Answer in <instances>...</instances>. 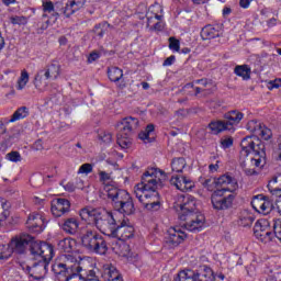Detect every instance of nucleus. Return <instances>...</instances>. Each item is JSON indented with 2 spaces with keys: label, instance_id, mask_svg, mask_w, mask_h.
I'll list each match as a JSON object with an SVG mask.
<instances>
[{
  "label": "nucleus",
  "instance_id": "obj_4",
  "mask_svg": "<svg viewBox=\"0 0 281 281\" xmlns=\"http://www.w3.org/2000/svg\"><path fill=\"white\" fill-rule=\"evenodd\" d=\"M240 148L243 158L252 155L250 157L256 159L255 162L257 166L267 164V151H265V143L259 140L258 137L246 136L240 143Z\"/></svg>",
  "mask_w": 281,
  "mask_h": 281
},
{
  "label": "nucleus",
  "instance_id": "obj_32",
  "mask_svg": "<svg viewBox=\"0 0 281 281\" xmlns=\"http://www.w3.org/2000/svg\"><path fill=\"white\" fill-rule=\"evenodd\" d=\"M188 166V162L186 161V158L179 157L173 158L171 161V169L172 172H183V169Z\"/></svg>",
  "mask_w": 281,
  "mask_h": 281
},
{
  "label": "nucleus",
  "instance_id": "obj_16",
  "mask_svg": "<svg viewBox=\"0 0 281 281\" xmlns=\"http://www.w3.org/2000/svg\"><path fill=\"white\" fill-rule=\"evenodd\" d=\"M239 161H240V167L243 168L247 177H252V175H258V171H256V168H265V166L267 165V164H261V165L256 164V158L251 156H247L243 158L241 153H239Z\"/></svg>",
  "mask_w": 281,
  "mask_h": 281
},
{
  "label": "nucleus",
  "instance_id": "obj_20",
  "mask_svg": "<svg viewBox=\"0 0 281 281\" xmlns=\"http://www.w3.org/2000/svg\"><path fill=\"white\" fill-rule=\"evenodd\" d=\"M60 229L70 236L78 234L80 222L76 217H67L58 223Z\"/></svg>",
  "mask_w": 281,
  "mask_h": 281
},
{
  "label": "nucleus",
  "instance_id": "obj_18",
  "mask_svg": "<svg viewBox=\"0 0 281 281\" xmlns=\"http://www.w3.org/2000/svg\"><path fill=\"white\" fill-rule=\"evenodd\" d=\"M26 227L30 232H33V234H41V232L45 229V220L43 218V215L38 213H32L29 215Z\"/></svg>",
  "mask_w": 281,
  "mask_h": 281
},
{
  "label": "nucleus",
  "instance_id": "obj_23",
  "mask_svg": "<svg viewBox=\"0 0 281 281\" xmlns=\"http://www.w3.org/2000/svg\"><path fill=\"white\" fill-rule=\"evenodd\" d=\"M218 36H223L220 25L213 26L209 24L201 31V38L203 41H212V38H218Z\"/></svg>",
  "mask_w": 281,
  "mask_h": 281
},
{
  "label": "nucleus",
  "instance_id": "obj_48",
  "mask_svg": "<svg viewBox=\"0 0 281 281\" xmlns=\"http://www.w3.org/2000/svg\"><path fill=\"white\" fill-rule=\"evenodd\" d=\"M99 139L103 142V144H111L113 136L109 132H101L99 134Z\"/></svg>",
  "mask_w": 281,
  "mask_h": 281
},
{
  "label": "nucleus",
  "instance_id": "obj_2",
  "mask_svg": "<svg viewBox=\"0 0 281 281\" xmlns=\"http://www.w3.org/2000/svg\"><path fill=\"white\" fill-rule=\"evenodd\" d=\"M166 181V173L155 168L147 169L142 177L140 183L134 187V194L138 199L139 203H144L146 194H153L164 186Z\"/></svg>",
  "mask_w": 281,
  "mask_h": 281
},
{
  "label": "nucleus",
  "instance_id": "obj_17",
  "mask_svg": "<svg viewBox=\"0 0 281 281\" xmlns=\"http://www.w3.org/2000/svg\"><path fill=\"white\" fill-rule=\"evenodd\" d=\"M137 126H139V121L133 116L125 117L122 120L121 124H119V135L131 137L135 131H137Z\"/></svg>",
  "mask_w": 281,
  "mask_h": 281
},
{
  "label": "nucleus",
  "instance_id": "obj_36",
  "mask_svg": "<svg viewBox=\"0 0 281 281\" xmlns=\"http://www.w3.org/2000/svg\"><path fill=\"white\" fill-rule=\"evenodd\" d=\"M30 115V109L27 106H21L18 109L10 119V122H16L23 120Z\"/></svg>",
  "mask_w": 281,
  "mask_h": 281
},
{
  "label": "nucleus",
  "instance_id": "obj_47",
  "mask_svg": "<svg viewBox=\"0 0 281 281\" xmlns=\"http://www.w3.org/2000/svg\"><path fill=\"white\" fill-rule=\"evenodd\" d=\"M106 276H108V280L112 281V280H117V278H122V276L120 274V272L117 271V269L113 266H111L108 270H106Z\"/></svg>",
  "mask_w": 281,
  "mask_h": 281
},
{
  "label": "nucleus",
  "instance_id": "obj_29",
  "mask_svg": "<svg viewBox=\"0 0 281 281\" xmlns=\"http://www.w3.org/2000/svg\"><path fill=\"white\" fill-rule=\"evenodd\" d=\"M58 248L64 254H74L76 251V240L74 238H65L58 243Z\"/></svg>",
  "mask_w": 281,
  "mask_h": 281
},
{
  "label": "nucleus",
  "instance_id": "obj_59",
  "mask_svg": "<svg viewBox=\"0 0 281 281\" xmlns=\"http://www.w3.org/2000/svg\"><path fill=\"white\" fill-rule=\"evenodd\" d=\"M98 58H100V53H98L97 50H93L92 53H90L88 57V63H95Z\"/></svg>",
  "mask_w": 281,
  "mask_h": 281
},
{
  "label": "nucleus",
  "instance_id": "obj_25",
  "mask_svg": "<svg viewBox=\"0 0 281 281\" xmlns=\"http://www.w3.org/2000/svg\"><path fill=\"white\" fill-rule=\"evenodd\" d=\"M146 199H151V202H145L146 210H149V212H157L159 207H161V202L159 201V192L157 189L155 191H151V194H146Z\"/></svg>",
  "mask_w": 281,
  "mask_h": 281
},
{
  "label": "nucleus",
  "instance_id": "obj_7",
  "mask_svg": "<svg viewBox=\"0 0 281 281\" xmlns=\"http://www.w3.org/2000/svg\"><path fill=\"white\" fill-rule=\"evenodd\" d=\"M226 192H229V189H227V186H224L212 193L211 203L214 210L225 211L232 210V207H234L236 194H234V191L229 194H226Z\"/></svg>",
  "mask_w": 281,
  "mask_h": 281
},
{
  "label": "nucleus",
  "instance_id": "obj_40",
  "mask_svg": "<svg viewBox=\"0 0 281 281\" xmlns=\"http://www.w3.org/2000/svg\"><path fill=\"white\" fill-rule=\"evenodd\" d=\"M78 8H76L70 1L66 4L65 8L59 7V14H65V16L69 18L74 12H77Z\"/></svg>",
  "mask_w": 281,
  "mask_h": 281
},
{
  "label": "nucleus",
  "instance_id": "obj_49",
  "mask_svg": "<svg viewBox=\"0 0 281 281\" xmlns=\"http://www.w3.org/2000/svg\"><path fill=\"white\" fill-rule=\"evenodd\" d=\"M273 232H274L276 238H278V240H280L281 243V221L280 220L274 221Z\"/></svg>",
  "mask_w": 281,
  "mask_h": 281
},
{
  "label": "nucleus",
  "instance_id": "obj_1",
  "mask_svg": "<svg viewBox=\"0 0 281 281\" xmlns=\"http://www.w3.org/2000/svg\"><path fill=\"white\" fill-rule=\"evenodd\" d=\"M177 206L178 218L184 221V227L189 232H201L205 225V215L196 209V199L190 194L180 195Z\"/></svg>",
  "mask_w": 281,
  "mask_h": 281
},
{
  "label": "nucleus",
  "instance_id": "obj_8",
  "mask_svg": "<svg viewBox=\"0 0 281 281\" xmlns=\"http://www.w3.org/2000/svg\"><path fill=\"white\" fill-rule=\"evenodd\" d=\"M203 188H206L209 192H213L215 188H223L227 186L229 192H236L238 189V180L229 175H223L220 178H209L202 182Z\"/></svg>",
  "mask_w": 281,
  "mask_h": 281
},
{
  "label": "nucleus",
  "instance_id": "obj_14",
  "mask_svg": "<svg viewBox=\"0 0 281 281\" xmlns=\"http://www.w3.org/2000/svg\"><path fill=\"white\" fill-rule=\"evenodd\" d=\"M188 238L186 232L181 231L179 226L171 227L168 229L167 235L165 236V243L169 245V247H179L181 243H183Z\"/></svg>",
  "mask_w": 281,
  "mask_h": 281
},
{
  "label": "nucleus",
  "instance_id": "obj_61",
  "mask_svg": "<svg viewBox=\"0 0 281 281\" xmlns=\"http://www.w3.org/2000/svg\"><path fill=\"white\" fill-rule=\"evenodd\" d=\"M195 85H200V88L205 90V87L210 85V81L207 79H198L195 80Z\"/></svg>",
  "mask_w": 281,
  "mask_h": 281
},
{
  "label": "nucleus",
  "instance_id": "obj_60",
  "mask_svg": "<svg viewBox=\"0 0 281 281\" xmlns=\"http://www.w3.org/2000/svg\"><path fill=\"white\" fill-rule=\"evenodd\" d=\"M274 209L277 210L278 214L281 215V193H279L274 201Z\"/></svg>",
  "mask_w": 281,
  "mask_h": 281
},
{
  "label": "nucleus",
  "instance_id": "obj_54",
  "mask_svg": "<svg viewBox=\"0 0 281 281\" xmlns=\"http://www.w3.org/2000/svg\"><path fill=\"white\" fill-rule=\"evenodd\" d=\"M31 183L35 187L38 188V186H43V177L42 176H33L31 178Z\"/></svg>",
  "mask_w": 281,
  "mask_h": 281
},
{
  "label": "nucleus",
  "instance_id": "obj_58",
  "mask_svg": "<svg viewBox=\"0 0 281 281\" xmlns=\"http://www.w3.org/2000/svg\"><path fill=\"white\" fill-rule=\"evenodd\" d=\"M221 145L223 148H232V146H234V138L232 137L225 138L221 140Z\"/></svg>",
  "mask_w": 281,
  "mask_h": 281
},
{
  "label": "nucleus",
  "instance_id": "obj_50",
  "mask_svg": "<svg viewBox=\"0 0 281 281\" xmlns=\"http://www.w3.org/2000/svg\"><path fill=\"white\" fill-rule=\"evenodd\" d=\"M169 49L172 52H179L180 49V42L176 37H169Z\"/></svg>",
  "mask_w": 281,
  "mask_h": 281
},
{
  "label": "nucleus",
  "instance_id": "obj_26",
  "mask_svg": "<svg viewBox=\"0 0 281 281\" xmlns=\"http://www.w3.org/2000/svg\"><path fill=\"white\" fill-rule=\"evenodd\" d=\"M63 7V2H52V0H47L43 2V10L44 12H48V14H52L54 16V22L58 21V16H60L59 8Z\"/></svg>",
  "mask_w": 281,
  "mask_h": 281
},
{
  "label": "nucleus",
  "instance_id": "obj_43",
  "mask_svg": "<svg viewBox=\"0 0 281 281\" xmlns=\"http://www.w3.org/2000/svg\"><path fill=\"white\" fill-rule=\"evenodd\" d=\"M254 221H255L254 216L245 215L239 217L238 225H240V227H251V225L254 224Z\"/></svg>",
  "mask_w": 281,
  "mask_h": 281
},
{
  "label": "nucleus",
  "instance_id": "obj_55",
  "mask_svg": "<svg viewBox=\"0 0 281 281\" xmlns=\"http://www.w3.org/2000/svg\"><path fill=\"white\" fill-rule=\"evenodd\" d=\"M273 236H276V233H272L267 228L266 233H263V236L261 237V240H265L266 243L273 240Z\"/></svg>",
  "mask_w": 281,
  "mask_h": 281
},
{
  "label": "nucleus",
  "instance_id": "obj_21",
  "mask_svg": "<svg viewBox=\"0 0 281 281\" xmlns=\"http://www.w3.org/2000/svg\"><path fill=\"white\" fill-rule=\"evenodd\" d=\"M170 183L180 190V192H188V190H192L194 188V182L187 178L186 176H173L170 179Z\"/></svg>",
  "mask_w": 281,
  "mask_h": 281
},
{
  "label": "nucleus",
  "instance_id": "obj_63",
  "mask_svg": "<svg viewBox=\"0 0 281 281\" xmlns=\"http://www.w3.org/2000/svg\"><path fill=\"white\" fill-rule=\"evenodd\" d=\"M175 60H176L175 55H171L167 59H165L162 65H164V67H170V65H172L175 63Z\"/></svg>",
  "mask_w": 281,
  "mask_h": 281
},
{
  "label": "nucleus",
  "instance_id": "obj_44",
  "mask_svg": "<svg viewBox=\"0 0 281 281\" xmlns=\"http://www.w3.org/2000/svg\"><path fill=\"white\" fill-rule=\"evenodd\" d=\"M30 80V74H27L26 70H23L22 74H21V77L18 81V89L21 91L22 89L25 88V85H27Z\"/></svg>",
  "mask_w": 281,
  "mask_h": 281
},
{
  "label": "nucleus",
  "instance_id": "obj_38",
  "mask_svg": "<svg viewBox=\"0 0 281 281\" xmlns=\"http://www.w3.org/2000/svg\"><path fill=\"white\" fill-rule=\"evenodd\" d=\"M109 27H111L109 22H101L93 27L92 32L95 34V36H99V38H103Z\"/></svg>",
  "mask_w": 281,
  "mask_h": 281
},
{
  "label": "nucleus",
  "instance_id": "obj_57",
  "mask_svg": "<svg viewBox=\"0 0 281 281\" xmlns=\"http://www.w3.org/2000/svg\"><path fill=\"white\" fill-rule=\"evenodd\" d=\"M100 181L102 183H106L111 181V175H109L106 171H100L99 172Z\"/></svg>",
  "mask_w": 281,
  "mask_h": 281
},
{
  "label": "nucleus",
  "instance_id": "obj_42",
  "mask_svg": "<svg viewBox=\"0 0 281 281\" xmlns=\"http://www.w3.org/2000/svg\"><path fill=\"white\" fill-rule=\"evenodd\" d=\"M117 144L121 148L126 149V148H131L132 146V142H131V136H122V135H117Z\"/></svg>",
  "mask_w": 281,
  "mask_h": 281
},
{
  "label": "nucleus",
  "instance_id": "obj_5",
  "mask_svg": "<svg viewBox=\"0 0 281 281\" xmlns=\"http://www.w3.org/2000/svg\"><path fill=\"white\" fill-rule=\"evenodd\" d=\"M81 245L88 249V251L99 254V256H105L109 251V246L106 245L104 237L98 232L91 229H87L82 235Z\"/></svg>",
  "mask_w": 281,
  "mask_h": 281
},
{
  "label": "nucleus",
  "instance_id": "obj_13",
  "mask_svg": "<svg viewBox=\"0 0 281 281\" xmlns=\"http://www.w3.org/2000/svg\"><path fill=\"white\" fill-rule=\"evenodd\" d=\"M134 234L135 228L131 225H127L126 220H123L122 222L117 221L116 224H114L110 236H112V238H119V240H128L133 238Z\"/></svg>",
  "mask_w": 281,
  "mask_h": 281
},
{
  "label": "nucleus",
  "instance_id": "obj_3",
  "mask_svg": "<svg viewBox=\"0 0 281 281\" xmlns=\"http://www.w3.org/2000/svg\"><path fill=\"white\" fill-rule=\"evenodd\" d=\"M104 192L116 212L120 214H126V216L135 214L133 198H131V194H128L126 190H122L108 182L104 186Z\"/></svg>",
  "mask_w": 281,
  "mask_h": 281
},
{
  "label": "nucleus",
  "instance_id": "obj_15",
  "mask_svg": "<svg viewBox=\"0 0 281 281\" xmlns=\"http://www.w3.org/2000/svg\"><path fill=\"white\" fill-rule=\"evenodd\" d=\"M50 212L56 218H60L71 212V202L65 198L55 199L52 201Z\"/></svg>",
  "mask_w": 281,
  "mask_h": 281
},
{
  "label": "nucleus",
  "instance_id": "obj_6",
  "mask_svg": "<svg viewBox=\"0 0 281 281\" xmlns=\"http://www.w3.org/2000/svg\"><path fill=\"white\" fill-rule=\"evenodd\" d=\"M244 114L243 112H238L236 110L229 111L224 115L223 121H212L209 124L210 131H212L213 135H218V133H223V131H232L235 132L236 124H240Z\"/></svg>",
  "mask_w": 281,
  "mask_h": 281
},
{
  "label": "nucleus",
  "instance_id": "obj_62",
  "mask_svg": "<svg viewBox=\"0 0 281 281\" xmlns=\"http://www.w3.org/2000/svg\"><path fill=\"white\" fill-rule=\"evenodd\" d=\"M87 0H70V2L77 8V10H80L82 5H85Z\"/></svg>",
  "mask_w": 281,
  "mask_h": 281
},
{
  "label": "nucleus",
  "instance_id": "obj_10",
  "mask_svg": "<svg viewBox=\"0 0 281 281\" xmlns=\"http://www.w3.org/2000/svg\"><path fill=\"white\" fill-rule=\"evenodd\" d=\"M43 76L46 78V80H49V78H58L60 76V65L58 63L50 64L46 70H41L34 79V85L36 89L40 91H43L47 87V81H43Z\"/></svg>",
  "mask_w": 281,
  "mask_h": 281
},
{
  "label": "nucleus",
  "instance_id": "obj_19",
  "mask_svg": "<svg viewBox=\"0 0 281 281\" xmlns=\"http://www.w3.org/2000/svg\"><path fill=\"white\" fill-rule=\"evenodd\" d=\"M47 267H49V263L37 260L31 268L27 267L30 278H33V280H43L47 276Z\"/></svg>",
  "mask_w": 281,
  "mask_h": 281
},
{
  "label": "nucleus",
  "instance_id": "obj_27",
  "mask_svg": "<svg viewBox=\"0 0 281 281\" xmlns=\"http://www.w3.org/2000/svg\"><path fill=\"white\" fill-rule=\"evenodd\" d=\"M52 258H54V246L45 241L42 243L40 261L47 262V265H49V260H52Z\"/></svg>",
  "mask_w": 281,
  "mask_h": 281
},
{
  "label": "nucleus",
  "instance_id": "obj_52",
  "mask_svg": "<svg viewBox=\"0 0 281 281\" xmlns=\"http://www.w3.org/2000/svg\"><path fill=\"white\" fill-rule=\"evenodd\" d=\"M79 175H89V172H93V165L91 164H83L79 170Z\"/></svg>",
  "mask_w": 281,
  "mask_h": 281
},
{
  "label": "nucleus",
  "instance_id": "obj_41",
  "mask_svg": "<svg viewBox=\"0 0 281 281\" xmlns=\"http://www.w3.org/2000/svg\"><path fill=\"white\" fill-rule=\"evenodd\" d=\"M271 135H272L271 130L265 125L257 128V137H261V139H265L266 142L271 139Z\"/></svg>",
  "mask_w": 281,
  "mask_h": 281
},
{
  "label": "nucleus",
  "instance_id": "obj_56",
  "mask_svg": "<svg viewBox=\"0 0 281 281\" xmlns=\"http://www.w3.org/2000/svg\"><path fill=\"white\" fill-rule=\"evenodd\" d=\"M280 87H281V79H274V80L269 81L268 89H270V91L272 89H280Z\"/></svg>",
  "mask_w": 281,
  "mask_h": 281
},
{
  "label": "nucleus",
  "instance_id": "obj_9",
  "mask_svg": "<svg viewBox=\"0 0 281 281\" xmlns=\"http://www.w3.org/2000/svg\"><path fill=\"white\" fill-rule=\"evenodd\" d=\"M116 223L117 221L113 216V213L103 209L99 211V214H97V218L94 220L97 229H100L102 234H106L108 236L113 232Z\"/></svg>",
  "mask_w": 281,
  "mask_h": 281
},
{
  "label": "nucleus",
  "instance_id": "obj_33",
  "mask_svg": "<svg viewBox=\"0 0 281 281\" xmlns=\"http://www.w3.org/2000/svg\"><path fill=\"white\" fill-rule=\"evenodd\" d=\"M108 76L111 82H120L124 76V72L119 67H111L108 69Z\"/></svg>",
  "mask_w": 281,
  "mask_h": 281
},
{
  "label": "nucleus",
  "instance_id": "obj_34",
  "mask_svg": "<svg viewBox=\"0 0 281 281\" xmlns=\"http://www.w3.org/2000/svg\"><path fill=\"white\" fill-rule=\"evenodd\" d=\"M269 192H280L281 194V173L274 176L268 183Z\"/></svg>",
  "mask_w": 281,
  "mask_h": 281
},
{
  "label": "nucleus",
  "instance_id": "obj_11",
  "mask_svg": "<svg viewBox=\"0 0 281 281\" xmlns=\"http://www.w3.org/2000/svg\"><path fill=\"white\" fill-rule=\"evenodd\" d=\"M32 243V236L24 234L16 237H13L9 243V249L15 256H25L27 254V247Z\"/></svg>",
  "mask_w": 281,
  "mask_h": 281
},
{
  "label": "nucleus",
  "instance_id": "obj_39",
  "mask_svg": "<svg viewBox=\"0 0 281 281\" xmlns=\"http://www.w3.org/2000/svg\"><path fill=\"white\" fill-rule=\"evenodd\" d=\"M267 229H269V227L267 226V222H263V224L262 222H256L254 227V232L256 236H258L259 238H262Z\"/></svg>",
  "mask_w": 281,
  "mask_h": 281
},
{
  "label": "nucleus",
  "instance_id": "obj_64",
  "mask_svg": "<svg viewBox=\"0 0 281 281\" xmlns=\"http://www.w3.org/2000/svg\"><path fill=\"white\" fill-rule=\"evenodd\" d=\"M33 150H43V140L38 139L33 144Z\"/></svg>",
  "mask_w": 281,
  "mask_h": 281
},
{
  "label": "nucleus",
  "instance_id": "obj_22",
  "mask_svg": "<svg viewBox=\"0 0 281 281\" xmlns=\"http://www.w3.org/2000/svg\"><path fill=\"white\" fill-rule=\"evenodd\" d=\"M214 271L207 266H201L193 270V281H214Z\"/></svg>",
  "mask_w": 281,
  "mask_h": 281
},
{
  "label": "nucleus",
  "instance_id": "obj_37",
  "mask_svg": "<svg viewBox=\"0 0 281 281\" xmlns=\"http://www.w3.org/2000/svg\"><path fill=\"white\" fill-rule=\"evenodd\" d=\"M10 216V203L0 199V223L7 221Z\"/></svg>",
  "mask_w": 281,
  "mask_h": 281
},
{
  "label": "nucleus",
  "instance_id": "obj_35",
  "mask_svg": "<svg viewBox=\"0 0 281 281\" xmlns=\"http://www.w3.org/2000/svg\"><path fill=\"white\" fill-rule=\"evenodd\" d=\"M175 281H194V270H181L175 278Z\"/></svg>",
  "mask_w": 281,
  "mask_h": 281
},
{
  "label": "nucleus",
  "instance_id": "obj_12",
  "mask_svg": "<svg viewBox=\"0 0 281 281\" xmlns=\"http://www.w3.org/2000/svg\"><path fill=\"white\" fill-rule=\"evenodd\" d=\"M251 205L255 209V212L263 214L265 216H267V214H271V212L276 210L273 201H271L269 196L265 194L255 195L251 200Z\"/></svg>",
  "mask_w": 281,
  "mask_h": 281
},
{
  "label": "nucleus",
  "instance_id": "obj_28",
  "mask_svg": "<svg viewBox=\"0 0 281 281\" xmlns=\"http://www.w3.org/2000/svg\"><path fill=\"white\" fill-rule=\"evenodd\" d=\"M43 243L36 241L34 237H31V241L29 244V250L31 256H33L34 260H41V251H43Z\"/></svg>",
  "mask_w": 281,
  "mask_h": 281
},
{
  "label": "nucleus",
  "instance_id": "obj_24",
  "mask_svg": "<svg viewBox=\"0 0 281 281\" xmlns=\"http://www.w3.org/2000/svg\"><path fill=\"white\" fill-rule=\"evenodd\" d=\"M100 210L101 209H94L93 206H86L79 211V216L81 217V221L94 224Z\"/></svg>",
  "mask_w": 281,
  "mask_h": 281
},
{
  "label": "nucleus",
  "instance_id": "obj_46",
  "mask_svg": "<svg viewBox=\"0 0 281 281\" xmlns=\"http://www.w3.org/2000/svg\"><path fill=\"white\" fill-rule=\"evenodd\" d=\"M247 128L248 131H250V133H254V135H256L255 137H258L257 128H262V123H259L258 121H250L247 124Z\"/></svg>",
  "mask_w": 281,
  "mask_h": 281
},
{
  "label": "nucleus",
  "instance_id": "obj_51",
  "mask_svg": "<svg viewBox=\"0 0 281 281\" xmlns=\"http://www.w3.org/2000/svg\"><path fill=\"white\" fill-rule=\"evenodd\" d=\"M10 21L12 25H25V23H27V19L25 16H12Z\"/></svg>",
  "mask_w": 281,
  "mask_h": 281
},
{
  "label": "nucleus",
  "instance_id": "obj_31",
  "mask_svg": "<svg viewBox=\"0 0 281 281\" xmlns=\"http://www.w3.org/2000/svg\"><path fill=\"white\" fill-rule=\"evenodd\" d=\"M234 74L243 78V80L251 79V68L247 65L236 66L234 69Z\"/></svg>",
  "mask_w": 281,
  "mask_h": 281
},
{
  "label": "nucleus",
  "instance_id": "obj_53",
  "mask_svg": "<svg viewBox=\"0 0 281 281\" xmlns=\"http://www.w3.org/2000/svg\"><path fill=\"white\" fill-rule=\"evenodd\" d=\"M7 159L16 164L18 161H21V154L19 151H11L7 154Z\"/></svg>",
  "mask_w": 281,
  "mask_h": 281
},
{
  "label": "nucleus",
  "instance_id": "obj_45",
  "mask_svg": "<svg viewBox=\"0 0 281 281\" xmlns=\"http://www.w3.org/2000/svg\"><path fill=\"white\" fill-rule=\"evenodd\" d=\"M12 256V250H10V246L0 245V260H8Z\"/></svg>",
  "mask_w": 281,
  "mask_h": 281
},
{
  "label": "nucleus",
  "instance_id": "obj_30",
  "mask_svg": "<svg viewBox=\"0 0 281 281\" xmlns=\"http://www.w3.org/2000/svg\"><path fill=\"white\" fill-rule=\"evenodd\" d=\"M155 133V125L148 124L144 132L138 134L139 139H142L145 144H150V142H155V137H150Z\"/></svg>",
  "mask_w": 281,
  "mask_h": 281
}]
</instances>
